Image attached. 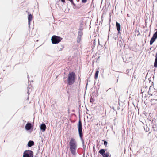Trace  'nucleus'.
<instances>
[{"label":"nucleus","instance_id":"obj_13","mask_svg":"<svg viewBox=\"0 0 157 157\" xmlns=\"http://www.w3.org/2000/svg\"><path fill=\"white\" fill-rule=\"evenodd\" d=\"M152 38L156 39L157 38V31L154 34Z\"/></svg>","mask_w":157,"mask_h":157},{"label":"nucleus","instance_id":"obj_8","mask_svg":"<svg viewBox=\"0 0 157 157\" xmlns=\"http://www.w3.org/2000/svg\"><path fill=\"white\" fill-rule=\"evenodd\" d=\"M40 127L41 130L42 131V132H44L46 128V125L44 124H42L40 126Z\"/></svg>","mask_w":157,"mask_h":157},{"label":"nucleus","instance_id":"obj_7","mask_svg":"<svg viewBox=\"0 0 157 157\" xmlns=\"http://www.w3.org/2000/svg\"><path fill=\"white\" fill-rule=\"evenodd\" d=\"M32 128V124L29 123H28L25 125V129L27 131L30 130Z\"/></svg>","mask_w":157,"mask_h":157},{"label":"nucleus","instance_id":"obj_20","mask_svg":"<svg viewBox=\"0 0 157 157\" xmlns=\"http://www.w3.org/2000/svg\"><path fill=\"white\" fill-rule=\"evenodd\" d=\"M69 1H70V2L73 4H74V3H73V0H69Z\"/></svg>","mask_w":157,"mask_h":157},{"label":"nucleus","instance_id":"obj_16","mask_svg":"<svg viewBox=\"0 0 157 157\" xmlns=\"http://www.w3.org/2000/svg\"><path fill=\"white\" fill-rule=\"evenodd\" d=\"M81 37L78 36L77 38V42H80L81 40Z\"/></svg>","mask_w":157,"mask_h":157},{"label":"nucleus","instance_id":"obj_17","mask_svg":"<svg viewBox=\"0 0 157 157\" xmlns=\"http://www.w3.org/2000/svg\"><path fill=\"white\" fill-rule=\"evenodd\" d=\"M154 67H157V59L156 58L154 63Z\"/></svg>","mask_w":157,"mask_h":157},{"label":"nucleus","instance_id":"obj_4","mask_svg":"<svg viewBox=\"0 0 157 157\" xmlns=\"http://www.w3.org/2000/svg\"><path fill=\"white\" fill-rule=\"evenodd\" d=\"M33 153L32 151L26 150L23 153V157H33Z\"/></svg>","mask_w":157,"mask_h":157},{"label":"nucleus","instance_id":"obj_6","mask_svg":"<svg viewBox=\"0 0 157 157\" xmlns=\"http://www.w3.org/2000/svg\"><path fill=\"white\" fill-rule=\"evenodd\" d=\"M99 153L102 155L103 157H108V154L105 153V150L103 149L100 150L99 151Z\"/></svg>","mask_w":157,"mask_h":157},{"label":"nucleus","instance_id":"obj_18","mask_svg":"<svg viewBox=\"0 0 157 157\" xmlns=\"http://www.w3.org/2000/svg\"><path fill=\"white\" fill-rule=\"evenodd\" d=\"M107 142L106 141H105L104 142V144L106 146L107 145Z\"/></svg>","mask_w":157,"mask_h":157},{"label":"nucleus","instance_id":"obj_9","mask_svg":"<svg viewBox=\"0 0 157 157\" xmlns=\"http://www.w3.org/2000/svg\"><path fill=\"white\" fill-rule=\"evenodd\" d=\"M116 26L117 29L118 31V33H119L120 32V24L117 22H116Z\"/></svg>","mask_w":157,"mask_h":157},{"label":"nucleus","instance_id":"obj_21","mask_svg":"<svg viewBox=\"0 0 157 157\" xmlns=\"http://www.w3.org/2000/svg\"><path fill=\"white\" fill-rule=\"evenodd\" d=\"M61 1L64 3L65 2V0H61Z\"/></svg>","mask_w":157,"mask_h":157},{"label":"nucleus","instance_id":"obj_11","mask_svg":"<svg viewBox=\"0 0 157 157\" xmlns=\"http://www.w3.org/2000/svg\"><path fill=\"white\" fill-rule=\"evenodd\" d=\"M34 144V142L33 141H29L28 143V145L29 147H31Z\"/></svg>","mask_w":157,"mask_h":157},{"label":"nucleus","instance_id":"obj_12","mask_svg":"<svg viewBox=\"0 0 157 157\" xmlns=\"http://www.w3.org/2000/svg\"><path fill=\"white\" fill-rule=\"evenodd\" d=\"M155 39H154V38L152 37L150 41V44L151 45H152L153 43L154 42V41H155Z\"/></svg>","mask_w":157,"mask_h":157},{"label":"nucleus","instance_id":"obj_19","mask_svg":"<svg viewBox=\"0 0 157 157\" xmlns=\"http://www.w3.org/2000/svg\"><path fill=\"white\" fill-rule=\"evenodd\" d=\"M87 0H82V2L83 3H85L86 2Z\"/></svg>","mask_w":157,"mask_h":157},{"label":"nucleus","instance_id":"obj_14","mask_svg":"<svg viewBox=\"0 0 157 157\" xmlns=\"http://www.w3.org/2000/svg\"><path fill=\"white\" fill-rule=\"evenodd\" d=\"M98 73H99V71H96V73L95 74V78H96V79L98 77Z\"/></svg>","mask_w":157,"mask_h":157},{"label":"nucleus","instance_id":"obj_10","mask_svg":"<svg viewBox=\"0 0 157 157\" xmlns=\"http://www.w3.org/2000/svg\"><path fill=\"white\" fill-rule=\"evenodd\" d=\"M32 18H33V16L31 14H30L29 15L28 17V22H29V25L30 24V21L32 20Z\"/></svg>","mask_w":157,"mask_h":157},{"label":"nucleus","instance_id":"obj_3","mask_svg":"<svg viewBox=\"0 0 157 157\" xmlns=\"http://www.w3.org/2000/svg\"><path fill=\"white\" fill-rule=\"evenodd\" d=\"M62 40V38L56 36H53L51 38L52 43L53 44L59 43Z\"/></svg>","mask_w":157,"mask_h":157},{"label":"nucleus","instance_id":"obj_15","mask_svg":"<svg viewBox=\"0 0 157 157\" xmlns=\"http://www.w3.org/2000/svg\"><path fill=\"white\" fill-rule=\"evenodd\" d=\"M82 35H83V33L82 31H80L78 33V36L81 37L82 36Z\"/></svg>","mask_w":157,"mask_h":157},{"label":"nucleus","instance_id":"obj_1","mask_svg":"<svg viewBox=\"0 0 157 157\" xmlns=\"http://www.w3.org/2000/svg\"><path fill=\"white\" fill-rule=\"evenodd\" d=\"M70 150L71 153L75 155L76 154L77 145L75 140L71 139L69 142Z\"/></svg>","mask_w":157,"mask_h":157},{"label":"nucleus","instance_id":"obj_5","mask_svg":"<svg viewBox=\"0 0 157 157\" xmlns=\"http://www.w3.org/2000/svg\"><path fill=\"white\" fill-rule=\"evenodd\" d=\"M78 129L79 132V136L81 138L82 136V124L81 121L80 120L79 121L78 125Z\"/></svg>","mask_w":157,"mask_h":157},{"label":"nucleus","instance_id":"obj_2","mask_svg":"<svg viewBox=\"0 0 157 157\" xmlns=\"http://www.w3.org/2000/svg\"><path fill=\"white\" fill-rule=\"evenodd\" d=\"M75 75L74 73L73 72L70 73L68 75V84L69 85L73 84L75 82Z\"/></svg>","mask_w":157,"mask_h":157}]
</instances>
